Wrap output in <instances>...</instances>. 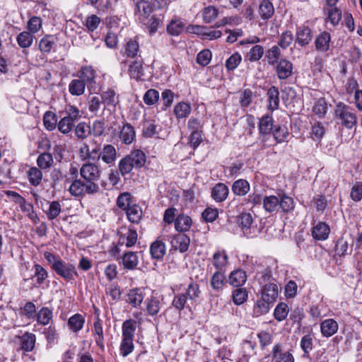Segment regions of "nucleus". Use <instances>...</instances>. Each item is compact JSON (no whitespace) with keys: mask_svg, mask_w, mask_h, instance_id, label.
Masks as SVG:
<instances>
[{"mask_svg":"<svg viewBox=\"0 0 362 362\" xmlns=\"http://www.w3.org/2000/svg\"><path fill=\"white\" fill-rule=\"evenodd\" d=\"M80 175L83 185L79 189L78 199L84 198L86 194H95L100 192L98 181L100 179L101 171L96 163H83L80 168Z\"/></svg>","mask_w":362,"mask_h":362,"instance_id":"1","label":"nucleus"},{"mask_svg":"<svg viewBox=\"0 0 362 362\" xmlns=\"http://www.w3.org/2000/svg\"><path fill=\"white\" fill-rule=\"evenodd\" d=\"M334 117L338 125L347 129H351L357 124V115L354 109L343 102L336 104Z\"/></svg>","mask_w":362,"mask_h":362,"instance_id":"2","label":"nucleus"},{"mask_svg":"<svg viewBox=\"0 0 362 362\" xmlns=\"http://www.w3.org/2000/svg\"><path fill=\"white\" fill-rule=\"evenodd\" d=\"M102 142L92 138L88 142L83 141L80 146L78 153L82 161L98 163L99 161Z\"/></svg>","mask_w":362,"mask_h":362,"instance_id":"3","label":"nucleus"},{"mask_svg":"<svg viewBox=\"0 0 362 362\" xmlns=\"http://www.w3.org/2000/svg\"><path fill=\"white\" fill-rule=\"evenodd\" d=\"M37 337L30 332L20 330L18 334L14 336L13 342L18 345L17 351H23V354L32 352L36 347Z\"/></svg>","mask_w":362,"mask_h":362,"instance_id":"4","label":"nucleus"},{"mask_svg":"<svg viewBox=\"0 0 362 362\" xmlns=\"http://www.w3.org/2000/svg\"><path fill=\"white\" fill-rule=\"evenodd\" d=\"M238 221L243 233L246 237L254 238L260 233V228L255 224L252 216L250 213H241L238 216Z\"/></svg>","mask_w":362,"mask_h":362,"instance_id":"5","label":"nucleus"},{"mask_svg":"<svg viewBox=\"0 0 362 362\" xmlns=\"http://www.w3.org/2000/svg\"><path fill=\"white\" fill-rule=\"evenodd\" d=\"M80 174V169L78 170L76 165L71 163L68 172L66 173V182L71 183L68 189L69 194L78 199L79 189L82 188V180L78 178Z\"/></svg>","mask_w":362,"mask_h":362,"instance_id":"6","label":"nucleus"},{"mask_svg":"<svg viewBox=\"0 0 362 362\" xmlns=\"http://www.w3.org/2000/svg\"><path fill=\"white\" fill-rule=\"evenodd\" d=\"M139 254L143 252L124 251L119 258H117L119 265L127 272L134 271L138 269L139 264Z\"/></svg>","mask_w":362,"mask_h":362,"instance_id":"7","label":"nucleus"},{"mask_svg":"<svg viewBox=\"0 0 362 362\" xmlns=\"http://www.w3.org/2000/svg\"><path fill=\"white\" fill-rule=\"evenodd\" d=\"M53 271L67 282H72L78 276L76 266L74 264L66 262L62 259Z\"/></svg>","mask_w":362,"mask_h":362,"instance_id":"8","label":"nucleus"},{"mask_svg":"<svg viewBox=\"0 0 362 362\" xmlns=\"http://www.w3.org/2000/svg\"><path fill=\"white\" fill-rule=\"evenodd\" d=\"M144 61L143 58H136L129 64L128 74L132 79L139 81H146L151 76H146L144 71Z\"/></svg>","mask_w":362,"mask_h":362,"instance_id":"9","label":"nucleus"},{"mask_svg":"<svg viewBox=\"0 0 362 362\" xmlns=\"http://www.w3.org/2000/svg\"><path fill=\"white\" fill-rule=\"evenodd\" d=\"M271 362H295V358L290 351L284 350L281 343L277 342L270 352Z\"/></svg>","mask_w":362,"mask_h":362,"instance_id":"10","label":"nucleus"},{"mask_svg":"<svg viewBox=\"0 0 362 362\" xmlns=\"http://www.w3.org/2000/svg\"><path fill=\"white\" fill-rule=\"evenodd\" d=\"M95 309V320L93 323V336L94 337L95 342L97 345V346L99 347V349L102 351H105V336L103 332V322L102 320L100 318L99 313H98V308H97L95 306H94Z\"/></svg>","mask_w":362,"mask_h":362,"instance_id":"11","label":"nucleus"},{"mask_svg":"<svg viewBox=\"0 0 362 362\" xmlns=\"http://www.w3.org/2000/svg\"><path fill=\"white\" fill-rule=\"evenodd\" d=\"M293 69V63L286 58H281L275 66L276 74L280 81L287 80L291 77L294 73Z\"/></svg>","mask_w":362,"mask_h":362,"instance_id":"12","label":"nucleus"},{"mask_svg":"<svg viewBox=\"0 0 362 362\" xmlns=\"http://www.w3.org/2000/svg\"><path fill=\"white\" fill-rule=\"evenodd\" d=\"M313 34L309 25L303 24L296 28V43L301 47H306L313 40Z\"/></svg>","mask_w":362,"mask_h":362,"instance_id":"13","label":"nucleus"},{"mask_svg":"<svg viewBox=\"0 0 362 362\" xmlns=\"http://www.w3.org/2000/svg\"><path fill=\"white\" fill-rule=\"evenodd\" d=\"M331 35L329 32L324 30L320 32L314 41L315 49L317 52L327 53L331 48Z\"/></svg>","mask_w":362,"mask_h":362,"instance_id":"14","label":"nucleus"},{"mask_svg":"<svg viewBox=\"0 0 362 362\" xmlns=\"http://www.w3.org/2000/svg\"><path fill=\"white\" fill-rule=\"evenodd\" d=\"M171 247L180 253L187 252L190 245V238L185 233H178L172 237Z\"/></svg>","mask_w":362,"mask_h":362,"instance_id":"15","label":"nucleus"},{"mask_svg":"<svg viewBox=\"0 0 362 362\" xmlns=\"http://www.w3.org/2000/svg\"><path fill=\"white\" fill-rule=\"evenodd\" d=\"M99 161L101 160L103 163L111 166L115 164L117 160V149L110 144H105L100 146Z\"/></svg>","mask_w":362,"mask_h":362,"instance_id":"16","label":"nucleus"},{"mask_svg":"<svg viewBox=\"0 0 362 362\" xmlns=\"http://www.w3.org/2000/svg\"><path fill=\"white\" fill-rule=\"evenodd\" d=\"M211 264L216 269V272H226V267L229 264V258L226 250L216 251L211 258Z\"/></svg>","mask_w":362,"mask_h":362,"instance_id":"17","label":"nucleus"},{"mask_svg":"<svg viewBox=\"0 0 362 362\" xmlns=\"http://www.w3.org/2000/svg\"><path fill=\"white\" fill-rule=\"evenodd\" d=\"M149 253L153 260L162 261L166 253V245L163 240L158 238L149 247Z\"/></svg>","mask_w":362,"mask_h":362,"instance_id":"18","label":"nucleus"},{"mask_svg":"<svg viewBox=\"0 0 362 362\" xmlns=\"http://www.w3.org/2000/svg\"><path fill=\"white\" fill-rule=\"evenodd\" d=\"M119 138L122 144L130 145L136 140V131L134 127L129 122L123 123L119 132Z\"/></svg>","mask_w":362,"mask_h":362,"instance_id":"19","label":"nucleus"},{"mask_svg":"<svg viewBox=\"0 0 362 362\" xmlns=\"http://www.w3.org/2000/svg\"><path fill=\"white\" fill-rule=\"evenodd\" d=\"M118 245H125L127 247H134L138 240V233L133 226H129L127 233H118Z\"/></svg>","mask_w":362,"mask_h":362,"instance_id":"20","label":"nucleus"},{"mask_svg":"<svg viewBox=\"0 0 362 362\" xmlns=\"http://www.w3.org/2000/svg\"><path fill=\"white\" fill-rule=\"evenodd\" d=\"M161 130L158 122L154 119H145L142 129L141 135L146 139L158 137Z\"/></svg>","mask_w":362,"mask_h":362,"instance_id":"21","label":"nucleus"},{"mask_svg":"<svg viewBox=\"0 0 362 362\" xmlns=\"http://www.w3.org/2000/svg\"><path fill=\"white\" fill-rule=\"evenodd\" d=\"M100 98L103 104L107 109L112 107L113 110H115L117 105L119 103V95L112 88H108L107 90L102 91Z\"/></svg>","mask_w":362,"mask_h":362,"instance_id":"22","label":"nucleus"},{"mask_svg":"<svg viewBox=\"0 0 362 362\" xmlns=\"http://www.w3.org/2000/svg\"><path fill=\"white\" fill-rule=\"evenodd\" d=\"M144 298V288H134L128 291L125 300L132 308H137L141 305Z\"/></svg>","mask_w":362,"mask_h":362,"instance_id":"23","label":"nucleus"},{"mask_svg":"<svg viewBox=\"0 0 362 362\" xmlns=\"http://www.w3.org/2000/svg\"><path fill=\"white\" fill-rule=\"evenodd\" d=\"M257 13L264 21H268L272 18L275 13V8L272 0H260Z\"/></svg>","mask_w":362,"mask_h":362,"instance_id":"24","label":"nucleus"},{"mask_svg":"<svg viewBox=\"0 0 362 362\" xmlns=\"http://www.w3.org/2000/svg\"><path fill=\"white\" fill-rule=\"evenodd\" d=\"M329 233L330 227L324 221H319L311 230L313 238L319 241L326 240L329 238Z\"/></svg>","mask_w":362,"mask_h":362,"instance_id":"25","label":"nucleus"},{"mask_svg":"<svg viewBox=\"0 0 362 362\" xmlns=\"http://www.w3.org/2000/svg\"><path fill=\"white\" fill-rule=\"evenodd\" d=\"M96 71L91 65L83 66L78 71L77 76L82 81H84L85 83L88 86L93 87L95 85V77Z\"/></svg>","mask_w":362,"mask_h":362,"instance_id":"26","label":"nucleus"},{"mask_svg":"<svg viewBox=\"0 0 362 362\" xmlns=\"http://www.w3.org/2000/svg\"><path fill=\"white\" fill-rule=\"evenodd\" d=\"M154 11L149 1L141 0L136 4L135 13L138 15L139 21L144 23Z\"/></svg>","mask_w":362,"mask_h":362,"instance_id":"27","label":"nucleus"},{"mask_svg":"<svg viewBox=\"0 0 362 362\" xmlns=\"http://www.w3.org/2000/svg\"><path fill=\"white\" fill-rule=\"evenodd\" d=\"M126 156L129 159L132 165L136 170L141 169L146 164V155L141 149L134 148L132 150L129 154L126 155Z\"/></svg>","mask_w":362,"mask_h":362,"instance_id":"28","label":"nucleus"},{"mask_svg":"<svg viewBox=\"0 0 362 362\" xmlns=\"http://www.w3.org/2000/svg\"><path fill=\"white\" fill-rule=\"evenodd\" d=\"M229 195L228 187L223 182H218L211 189V197L217 203L226 200Z\"/></svg>","mask_w":362,"mask_h":362,"instance_id":"29","label":"nucleus"},{"mask_svg":"<svg viewBox=\"0 0 362 362\" xmlns=\"http://www.w3.org/2000/svg\"><path fill=\"white\" fill-rule=\"evenodd\" d=\"M278 87L272 86L267 91V102L268 110L273 112L279 108L280 98Z\"/></svg>","mask_w":362,"mask_h":362,"instance_id":"30","label":"nucleus"},{"mask_svg":"<svg viewBox=\"0 0 362 362\" xmlns=\"http://www.w3.org/2000/svg\"><path fill=\"white\" fill-rule=\"evenodd\" d=\"M140 47L136 37L131 38L126 42L121 50V54L127 58L136 59Z\"/></svg>","mask_w":362,"mask_h":362,"instance_id":"31","label":"nucleus"},{"mask_svg":"<svg viewBox=\"0 0 362 362\" xmlns=\"http://www.w3.org/2000/svg\"><path fill=\"white\" fill-rule=\"evenodd\" d=\"M261 297L274 304L279 296L278 286L274 283L264 284L261 290Z\"/></svg>","mask_w":362,"mask_h":362,"instance_id":"32","label":"nucleus"},{"mask_svg":"<svg viewBox=\"0 0 362 362\" xmlns=\"http://www.w3.org/2000/svg\"><path fill=\"white\" fill-rule=\"evenodd\" d=\"M127 220L132 224L139 225L143 218V210L141 206L134 203L129 207L125 211Z\"/></svg>","mask_w":362,"mask_h":362,"instance_id":"33","label":"nucleus"},{"mask_svg":"<svg viewBox=\"0 0 362 362\" xmlns=\"http://www.w3.org/2000/svg\"><path fill=\"white\" fill-rule=\"evenodd\" d=\"M339 329V325L337 322L332 319L329 318L324 320L320 323V332L325 337H330L337 332Z\"/></svg>","mask_w":362,"mask_h":362,"instance_id":"34","label":"nucleus"},{"mask_svg":"<svg viewBox=\"0 0 362 362\" xmlns=\"http://www.w3.org/2000/svg\"><path fill=\"white\" fill-rule=\"evenodd\" d=\"M48 325V327L43 329L42 334L46 339L47 346L52 347L58 343L60 337L56 326L53 323Z\"/></svg>","mask_w":362,"mask_h":362,"instance_id":"35","label":"nucleus"},{"mask_svg":"<svg viewBox=\"0 0 362 362\" xmlns=\"http://www.w3.org/2000/svg\"><path fill=\"white\" fill-rule=\"evenodd\" d=\"M56 47V37L52 35H45L39 41L38 49L43 55H47Z\"/></svg>","mask_w":362,"mask_h":362,"instance_id":"36","label":"nucleus"},{"mask_svg":"<svg viewBox=\"0 0 362 362\" xmlns=\"http://www.w3.org/2000/svg\"><path fill=\"white\" fill-rule=\"evenodd\" d=\"M53 308L43 306L36 313L35 319L37 324L47 326L52 323Z\"/></svg>","mask_w":362,"mask_h":362,"instance_id":"37","label":"nucleus"},{"mask_svg":"<svg viewBox=\"0 0 362 362\" xmlns=\"http://www.w3.org/2000/svg\"><path fill=\"white\" fill-rule=\"evenodd\" d=\"M227 283L226 272H214L210 279V286L216 292H221Z\"/></svg>","mask_w":362,"mask_h":362,"instance_id":"38","label":"nucleus"},{"mask_svg":"<svg viewBox=\"0 0 362 362\" xmlns=\"http://www.w3.org/2000/svg\"><path fill=\"white\" fill-rule=\"evenodd\" d=\"M247 276L245 271L242 269H237L230 272L228 276L229 284L233 287L243 286L246 281Z\"/></svg>","mask_w":362,"mask_h":362,"instance_id":"39","label":"nucleus"},{"mask_svg":"<svg viewBox=\"0 0 362 362\" xmlns=\"http://www.w3.org/2000/svg\"><path fill=\"white\" fill-rule=\"evenodd\" d=\"M231 190L234 195L244 197L250 191V184L245 179H238L233 182Z\"/></svg>","mask_w":362,"mask_h":362,"instance_id":"40","label":"nucleus"},{"mask_svg":"<svg viewBox=\"0 0 362 362\" xmlns=\"http://www.w3.org/2000/svg\"><path fill=\"white\" fill-rule=\"evenodd\" d=\"M85 322L86 318L83 315L76 313L68 319L67 326L71 332L78 333L83 328Z\"/></svg>","mask_w":362,"mask_h":362,"instance_id":"41","label":"nucleus"},{"mask_svg":"<svg viewBox=\"0 0 362 362\" xmlns=\"http://www.w3.org/2000/svg\"><path fill=\"white\" fill-rule=\"evenodd\" d=\"M61 116L76 124L81 118V110L75 105L66 104L64 110L59 112Z\"/></svg>","mask_w":362,"mask_h":362,"instance_id":"42","label":"nucleus"},{"mask_svg":"<svg viewBox=\"0 0 362 362\" xmlns=\"http://www.w3.org/2000/svg\"><path fill=\"white\" fill-rule=\"evenodd\" d=\"M192 224V220L190 216L184 214H180L176 217L175 228L179 233H185L189 230Z\"/></svg>","mask_w":362,"mask_h":362,"instance_id":"43","label":"nucleus"},{"mask_svg":"<svg viewBox=\"0 0 362 362\" xmlns=\"http://www.w3.org/2000/svg\"><path fill=\"white\" fill-rule=\"evenodd\" d=\"M186 298L190 301H195L201 294L200 286L198 283L191 279L190 282L182 291Z\"/></svg>","mask_w":362,"mask_h":362,"instance_id":"44","label":"nucleus"},{"mask_svg":"<svg viewBox=\"0 0 362 362\" xmlns=\"http://www.w3.org/2000/svg\"><path fill=\"white\" fill-rule=\"evenodd\" d=\"M272 134L275 140V144H276L286 141L290 132L286 125L277 124L274 125Z\"/></svg>","mask_w":362,"mask_h":362,"instance_id":"45","label":"nucleus"},{"mask_svg":"<svg viewBox=\"0 0 362 362\" xmlns=\"http://www.w3.org/2000/svg\"><path fill=\"white\" fill-rule=\"evenodd\" d=\"M349 249V240L344 235H341L335 242L334 247V256L339 258L344 257L348 255Z\"/></svg>","mask_w":362,"mask_h":362,"instance_id":"46","label":"nucleus"},{"mask_svg":"<svg viewBox=\"0 0 362 362\" xmlns=\"http://www.w3.org/2000/svg\"><path fill=\"white\" fill-rule=\"evenodd\" d=\"M192 112L191 105L187 102L180 101L173 108V113L177 120L187 118Z\"/></svg>","mask_w":362,"mask_h":362,"instance_id":"47","label":"nucleus"},{"mask_svg":"<svg viewBox=\"0 0 362 362\" xmlns=\"http://www.w3.org/2000/svg\"><path fill=\"white\" fill-rule=\"evenodd\" d=\"M272 305L273 304H272L271 303L261 297L254 304L252 308V317H258L259 316L267 314V313H269L270 308Z\"/></svg>","mask_w":362,"mask_h":362,"instance_id":"48","label":"nucleus"},{"mask_svg":"<svg viewBox=\"0 0 362 362\" xmlns=\"http://www.w3.org/2000/svg\"><path fill=\"white\" fill-rule=\"evenodd\" d=\"M74 132L76 138L83 141L91 135L90 124L86 122H80L75 125Z\"/></svg>","mask_w":362,"mask_h":362,"instance_id":"49","label":"nucleus"},{"mask_svg":"<svg viewBox=\"0 0 362 362\" xmlns=\"http://www.w3.org/2000/svg\"><path fill=\"white\" fill-rule=\"evenodd\" d=\"M136 329V322L129 319L123 322L122 325V338L133 339Z\"/></svg>","mask_w":362,"mask_h":362,"instance_id":"50","label":"nucleus"},{"mask_svg":"<svg viewBox=\"0 0 362 362\" xmlns=\"http://www.w3.org/2000/svg\"><path fill=\"white\" fill-rule=\"evenodd\" d=\"M41 170L38 167H30L27 171V178L31 186L37 187L41 184L43 177Z\"/></svg>","mask_w":362,"mask_h":362,"instance_id":"51","label":"nucleus"},{"mask_svg":"<svg viewBox=\"0 0 362 362\" xmlns=\"http://www.w3.org/2000/svg\"><path fill=\"white\" fill-rule=\"evenodd\" d=\"M134 204V197L129 192L120 193L116 200V205L123 211H125Z\"/></svg>","mask_w":362,"mask_h":362,"instance_id":"52","label":"nucleus"},{"mask_svg":"<svg viewBox=\"0 0 362 362\" xmlns=\"http://www.w3.org/2000/svg\"><path fill=\"white\" fill-rule=\"evenodd\" d=\"M279 205L283 213L288 214L292 212L295 209V202L292 197L287 195L286 193L279 194Z\"/></svg>","mask_w":362,"mask_h":362,"instance_id":"53","label":"nucleus"},{"mask_svg":"<svg viewBox=\"0 0 362 362\" xmlns=\"http://www.w3.org/2000/svg\"><path fill=\"white\" fill-rule=\"evenodd\" d=\"M264 53V49L263 46L260 45H255L245 56V61L250 62L251 63L257 62L262 59Z\"/></svg>","mask_w":362,"mask_h":362,"instance_id":"54","label":"nucleus"},{"mask_svg":"<svg viewBox=\"0 0 362 362\" xmlns=\"http://www.w3.org/2000/svg\"><path fill=\"white\" fill-rule=\"evenodd\" d=\"M185 29V23L180 18L173 19L167 25V33L171 36L180 35Z\"/></svg>","mask_w":362,"mask_h":362,"instance_id":"55","label":"nucleus"},{"mask_svg":"<svg viewBox=\"0 0 362 362\" xmlns=\"http://www.w3.org/2000/svg\"><path fill=\"white\" fill-rule=\"evenodd\" d=\"M263 209L268 213L277 211L279 205V198L275 195L265 196L262 201Z\"/></svg>","mask_w":362,"mask_h":362,"instance_id":"56","label":"nucleus"},{"mask_svg":"<svg viewBox=\"0 0 362 362\" xmlns=\"http://www.w3.org/2000/svg\"><path fill=\"white\" fill-rule=\"evenodd\" d=\"M274 125L272 116L269 115L262 116L258 124L259 134H271Z\"/></svg>","mask_w":362,"mask_h":362,"instance_id":"57","label":"nucleus"},{"mask_svg":"<svg viewBox=\"0 0 362 362\" xmlns=\"http://www.w3.org/2000/svg\"><path fill=\"white\" fill-rule=\"evenodd\" d=\"M281 52L280 47L277 45H273L265 52V58L268 64L271 66L276 65L281 59Z\"/></svg>","mask_w":362,"mask_h":362,"instance_id":"58","label":"nucleus"},{"mask_svg":"<svg viewBox=\"0 0 362 362\" xmlns=\"http://www.w3.org/2000/svg\"><path fill=\"white\" fill-rule=\"evenodd\" d=\"M197 33L202 36V40H214L221 37L222 33L218 30H209L206 27L196 26Z\"/></svg>","mask_w":362,"mask_h":362,"instance_id":"59","label":"nucleus"},{"mask_svg":"<svg viewBox=\"0 0 362 362\" xmlns=\"http://www.w3.org/2000/svg\"><path fill=\"white\" fill-rule=\"evenodd\" d=\"M34 34L29 31H23L16 36V42L18 46L22 49L29 48L34 39Z\"/></svg>","mask_w":362,"mask_h":362,"instance_id":"60","label":"nucleus"},{"mask_svg":"<svg viewBox=\"0 0 362 362\" xmlns=\"http://www.w3.org/2000/svg\"><path fill=\"white\" fill-rule=\"evenodd\" d=\"M49 207L44 212L49 221L57 218L61 214L62 209L59 201L48 202Z\"/></svg>","mask_w":362,"mask_h":362,"instance_id":"61","label":"nucleus"},{"mask_svg":"<svg viewBox=\"0 0 362 362\" xmlns=\"http://www.w3.org/2000/svg\"><path fill=\"white\" fill-rule=\"evenodd\" d=\"M86 84L81 78L73 79L69 84V91L71 95L79 96L84 93Z\"/></svg>","mask_w":362,"mask_h":362,"instance_id":"62","label":"nucleus"},{"mask_svg":"<svg viewBox=\"0 0 362 362\" xmlns=\"http://www.w3.org/2000/svg\"><path fill=\"white\" fill-rule=\"evenodd\" d=\"M36 161L38 168L42 170H47L54 163L53 156L52 153L44 152L37 156Z\"/></svg>","mask_w":362,"mask_h":362,"instance_id":"63","label":"nucleus"},{"mask_svg":"<svg viewBox=\"0 0 362 362\" xmlns=\"http://www.w3.org/2000/svg\"><path fill=\"white\" fill-rule=\"evenodd\" d=\"M341 10L338 7H333L327 11L325 21L329 22L333 27H336L341 21Z\"/></svg>","mask_w":362,"mask_h":362,"instance_id":"64","label":"nucleus"}]
</instances>
